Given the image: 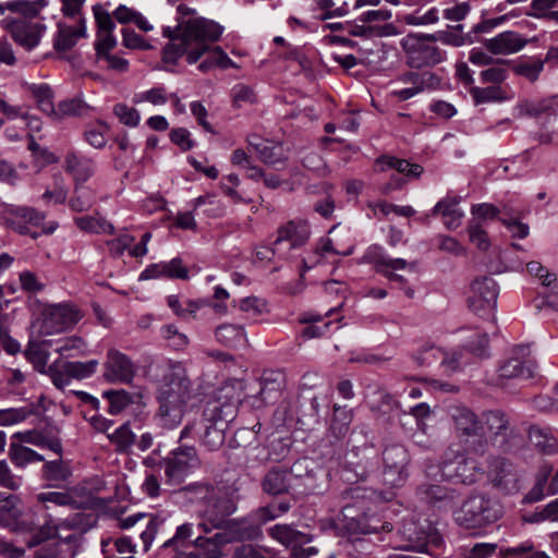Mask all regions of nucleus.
<instances>
[{"mask_svg": "<svg viewBox=\"0 0 558 558\" xmlns=\"http://www.w3.org/2000/svg\"><path fill=\"white\" fill-rule=\"evenodd\" d=\"M177 12L179 17L175 27L166 26L162 29L163 37L170 39L163 48L162 61L175 64L183 54H186L187 63L194 64L208 51L207 41L218 40L223 28L204 17L183 20L195 13L194 9L185 4H179Z\"/></svg>", "mask_w": 558, "mask_h": 558, "instance_id": "1", "label": "nucleus"}, {"mask_svg": "<svg viewBox=\"0 0 558 558\" xmlns=\"http://www.w3.org/2000/svg\"><path fill=\"white\" fill-rule=\"evenodd\" d=\"M240 402V393L233 386L218 389L215 396L207 401L202 418L185 425L181 430L180 438L195 434L206 450H218L225 444L229 424L238 415Z\"/></svg>", "mask_w": 558, "mask_h": 558, "instance_id": "2", "label": "nucleus"}, {"mask_svg": "<svg viewBox=\"0 0 558 558\" xmlns=\"http://www.w3.org/2000/svg\"><path fill=\"white\" fill-rule=\"evenodd\" d=\"M159 368L156 417L162 427L171 429L181 424L186 413L193 398V384L181 362L169 361Z\"/></svg>", "mask_w": 558, "mask_h": 558, "instance_id": "3", "label": "nucleus"}, {"mask_svg": "<svg viewBox=\"0 0 558 558\" xmlns=\"http://www.w3.org/2000/svg\"><path fill=\"white\" fill-rule=\"evenodd\" d=\"M361 489L359 487L344 489L338 500L341 506V529L345 531L351 541H359L361 534L378 533L380 529H385L379 520L367 515L364 512V499L361 498Z\"/></svg>", "mask_w": 558, "mask_h": 558, "instance_id": "4", "label": "nucleus"}, {"mask_svg": "<svg viewBox=\"0 0 558 558\" xmlns=\"http://www.w3.org/2000/svg\"><path fill=\"white\" fill-rule=\"evenodd\" d=\"M502 514L500 505L490 497L470 496L456 512V521L465 529H480L496 522Z\"/></svg>", "mask_w": 558, "mask_h": 558, "instance_id": "5", "label": "nucleus"}, {"mask_svg": "<svg viewBox=\"0 0 558 558\" xmlns=\"http://www.w3.org/2000/svg\"><path fill=\"white\" fill-rule=\"evenodd\" d=\"M83 317L81 310L72 303L47 305L33 324L37 337L63 332L76 325Z\"/></svg>", "mask_w": 558, "mask_h": 558, "instance_id": "6", "label": "nucleus"}, {"mask_svg": "<svg viewBox=\"0 0 558 558\" xmlns=\"http://www.w3.org/2000/svg\"><path fill=\"white\" fill-rule=\"evenodd\" d=\"M236 509V502L231 496L215 488L213 496L207 499L199 511L202 521L197 523L196 527L204 534H210L215 527L232 522L233 519L230 517Z\"/></svg>", "mask_w": 558, "mask_h": 558, "instance_id": "7", "label": "nucleus"}, {"mask_svg": "<svg viewBox=\"0 0 558 558\" xmlns=\"http://www.w3.org/2000/svg\"><path fill=\"white\" fill-rule=\"evenodd\" d=\"M378 466V450L372 444L354 446L345 457L342 478L348 483L365 481Z\"/></svg>", "mask_w": 558, "mask_h": 558, "instance_id": "8", "label": "nucleus"}, {"mask_svg": "<svg viewBox=\"0 0 558 558\" xmlns=\"http://www.w3.org/2000/svg\"><path fill=\"white\" fill-rule=\"evenodd\" d=\"M364 257L367 263L374 266L376 272L383 275L390 281L399 282L408 298L412 299L414 296V289L408 287L404 277L396 271L407 268L414 270L415 263H409L403 258H392L378 245L371 246Z\"/></svg>", "mask_w": 558, "mask_h": 558, "instance_id": "9", "label": "nucleus"}, {"mask_svg": "<svg viewBox=\"0 0 558 558\" xmlns=\"http://www.w3.org/2000/svg\"><path fill=\"white\" fill-rule=\"evenodd\" d=\"M400 532L408 542L407 548L414 551L429 553L432 548L439 547L442 541L436 527L427 520L423 523L405 520Z\"/></svg>", "mask_w": 558, "mask_h": 558, "instance_id": "10", "label": "nucleus"}, {"mask_svg": "<svg viewBox=\"0 0 558 558\" xmlns=\"http://www.w3.org/2000/svg\"><path fill=\"white\" fill-rule=\"evenodd\" d=\"M0 218L14 232L37 239L39 233H32L29 227L43 226L46 215L28 206L5 205L1 209Z\"/></svg>", "mask_w": 558, "mask_h": 558, "instance_id": "11", "label": "nucleus"}, {"mask_svg": "<svg viewBox=\"0 0 558 558\" xmlns=\"http://www.w3.org/2000/svg\"><path fill=\"white\" fill-rule=\"evenodd\" d=\"M216 533L209 535L220 550L228 544L255 541L262 536V530L254 525L248 518H235L229 524L215 527Z\"/></svg>", "mask_w": 558, "mask_h": 558, "instance_id": "12", "label": "nucleus"}, {"mask_svg": "<svg viewBox=\"0 0 558 558\" xmlns=\"http://www.w3.org/2000/svg\"><path fill=\"white\" fill-rule=\"evenodd\" d=\"M498 286L490 277L475 279L469 296L470 310L478 316L490 315L497 305Z\"/></svg>", "mask_w": 558, "mask_h": 558, "instance_id": "13", "label": "nucleus"}, {"mask_svg": "<svg viewBox=\"0 0 558 558\" xmlns=\"http://www.w3.org/2000/svg\"><path fill=\"white\" fill-rule=\"evenodd\" d=\"M449 415L454 424L458 437L465 438V441L471 437H477L478 442L474 450L483 452L485 441L482 439L484 436V425L482 420H480L471 409L463 405L450 407Z\"/></svg>", "mask_w": 558, "mask_h": 558, "instance_id": "14", "label": "nucleus"}, {"mask_svg": "<svg viewBox=\"0 0 558 558\" xmlns=\"http://www.w3.org/2000/svg\"><path fill=\"white\" fill-rule=\"evenodd\" d=\"M136 372L137 366L130 356L113 348L107 351L102 373L107 383L129 385Z\"/></svg>", "mask_w": 558, "mask_h": 558, "instance_id": "15", "label": "nucleus"}, {"mask_svg": "<svg viewBox=\"0 0 558 558\" xmlns=\"http://www.w3.org/2000/svg\"><path fill=\"white\" fill-rule=\"evenodd\" d=\"M383 462L385 484L391 487L400 486L408 476L409 454L407 449L401 445L386 447L383 451Z\"/></svg>", "mask_w": 558, "mask_h": 558, "instance_id": "16", "label": "nucleus"}, {"mask_svg": "<svg viewBox=\"0 0 558 558\" xmlns=\"http://www.w3.org/2000/svg\"><path fill=\"white\" fill-rule=\"evenodd\" d=\"M441 475L447 480L473 484L476 481V474L480 471L478 463L461 453H449L441 462Z\"/></svg>", "mask_w": 558, "mask_h": 558, "instance_id": "17", "label": "nucleus"}, {"mask_svg": "<svg viewBox=\"0 0 558 558\" xmlns=\"http://www.w3.org/2000/svg\"><path fill=\"white\" fill-rule=\"evenodd\" d=\"M171 454L160 460L159 471H163L169 484H179L191 468L192 461L196 459V450L194 447L184 446L174 449Z\"/></svg>", "mask_w": 558, "mask_h": 558, "instance_id": "18", "label": "nucleus"}, {"mask_svg": "<svg viewBox=\"0 0 558 558\" xmlns=\"http://www.w3.org/2000/svg\"><path fill=\"white\" fill-rule=\"evenodd\" d=\"M2 26L11 34L16 44L27 50H32L39 44L43 32L46 29L43 24L19 20L13 16L3 19Z\"/></svg>", "mask_w": 558, "mask_h": 558, "instance_id": "19", "label": "nucleus"}, {"mask_svg": "<svg viewBox=\"0 0 558 558\" xmlns=\"http://www.w3.org/2000/svg\"><path fill=\"white\" fill-rule=\"evenodd\" d=\"M20 500L15 495L0 494V525L14 533H29L35 530L32 520L22 518Z\"/></svg>", "mask_w": 558, "mask_h": 558, "instance_id": "20", "label": "nucleus"}, {"mask_svg": "<svg viewBox=\"0 0 558 558\" xmlns=\"http://www.w3.org/2000/svg\"><path fill=\"white\" fill-rule=\"evenodd\" d=\"M488 475L494 487L505 494H513L520 489L518 471L506 458H493L489 462Z\"/></svg>", "mask_w": 558, "mask_h": 558, "instance_id": "21", "label": "nucleus"}, {"mask_svg": "<svg viewBox=\"0 0 558 558\" xmlns=\"http://www.w3.org/2000/svg\"><path fill=\"white\" fill-rule=\"evenodd\" d=\"M484 432L489 434L492 440L498 447H508L509 439L513 436V428L508 414L501 410H489L482 414Z\"/></svg>", "mask_w": 558, "mask_h": 558, "instance_id": "22", "label": "nucleus"}, {"mask_svg": "<svg viewBox=\"0 0 558 558\" xmlns=\"http://www.w3.org/2000/svg\"><path fill=\"white\" fill-rule=\"evenodd\" d=\"M404 46L408 62L412 68L437 64L444 60V53L438 47L428 45L420 38L409 36Z\"/></svg>", "mask_w": 558, "mask_h": 558, "instance_id": "23", "label": "nucleus"}, {"mask_svg": "<svg viewBox=\"0 0 558 558\" xmlns=\"http://www.w3.org/2000/svg\"><path fill=\"white\" fill-rule=\"evenodd\" d=\"M513 356L505 360L499 368V377L505 379L533 377L535 371V363L530 359H525L529 354V348L524 345L517 347L513 350Z\"/></svg>", "mask_w": 558, "mask_h": 558, "instance_id": "24", "label": "nucleus"}, {"mask_svg": "<svg viewBox=\"0 0 558 558\" xmlns=\"http://www.w3.org/2000/svg\"><path fill=\"white\" fill-rule=\"evenodd\" d=\"M317 465L310 458L296 460L288 470L294 488L301 493L310 494L317 488Z\"/></svg>", "mask_w": 558, "mask_h": 558, "instance_id": "25", "label": "nucleus"}, {"mask_svg": "<svg viewBox=\"0 0 558 558\" xmlns=\"http://www.w3.org/2000/svg\"><path fill=\"white\" fill-rule=\"evenodd\" d=\"M147 519L145 524V529L141 531L140 538L143 542V548L147 551L156 537L159 529L163 525L165 519L157 514H146L143 512H138L135 514L128 515L126 518H122L119 520V526L121 529H131L136 525L138 522Z\"/></svg>", "mask_w": 558, "mask_h": 558, "instance_id": "26", "label": "nucleus"}, {"mask_svg": "<svg viewBox=\"0 0 558 558\" xmlns=\"http://www.w3.org/2000/svg\"><path fill=\"white\" fill-rule=\"evenodd\" d=\"M310 236V229L303 220H290L278 229V236L274 241V252L280 251L283 242L289 243V250L303 245Z\"/></svg>", "mask_w": 558, "mask_h": 558, "instance_id": "27", "label": "nucleus"}, {"mask_svg": "<svg viewBox=\"0 0 558 558\" xmlns=\"http://www.w3.org/2000/svg\"><path fill=\"white\" fill-rule=\"evenodd\" d=\"M526 44L525 38L511 31L502 32L493 38L485 39L483 43L492 54H512L523 49Z\"/></svg>", "mask_w": 558, "mask_h": 558, "instance_id": "28", "label": "nucleus"}, {"mask_svg": "<svg viewBox=\"0 0 558 558\" xmlns=\"http://www.w3.org/2000/svg\"><path fill=\"white\" fill-rule=\"evenodd\" d=\"M63 169L73 175L76 181H87L96 170L95 161L80 151L69 149L64 156Z\"/></svg>", "mask_w": 558, "mask_h": 558, "instance_id": "29", "label": "nucleus"}, {"mask_svg": "<svg viewBox=\"0 0 558 558\" xmlns=\"http://www.w3.org/2000/svg\"><path fill=\"white\" fill-rule=\"evenodd\" d=\"M294 488L290 474L287 469L280 466L270 468L262 480V489L264 493L278 496L283 495Z\"/></svg>", "mask_w": 558, "mask_h": 558, "instance_id": "30", "label": "nucleus"}, {"mask_svg": "<svg viewBox=\"0 0 558 558\" xmlns=\"http://www.w3.org/2000/svg\"><path fill=\"white\" fill-rule=\"evenodd\" d=\"M268 535L287 548H294L296 544H308L313 535L296 530L292 524H275L267 530Z\"/></svg>", "mask_w": 558, "mask_h": 558, "instance_id": "31", "label": "nucleus"}, {"mask_svg": "<svg viewBox=\"0 0 558 558\" xmlns=\"http://www.w3.org/2000/svg\"><path fill=\"white\" fill-rule=\"evenodd\" d=\"M457 197H445L440 199L432 210L433 216H441L444 225L449 230H454L461 226L464 213L459 207Z\"/></svg>", "mask_w": 558, "mask_h": 558, "instance_id": "32", "label": "nucleus"}, {"mask_svg": "<svg viewBox=\"0 0 558 558\" xmlns=\"http://www.w3.org/2000/svg\"><path fill=\"white\" fill-rule=\"evenodd\" d=\"M279 375L274 373L263 375L259 380V390L256 395L251 397V404L254 408H262L268 403L275 402L280 395L281 383Z\"/></svg>", "mask_w": 558, "mask_h": 558, "instance_id": "33", "label": "nucleus"}, {"mask_svg": "<svg viewBox=\"0 0 558 558\" xmlns=\"http://www.w3.org/2000/svg\"><path fill=\"white\" fill-rule=\"evenodd\" d=\"M332 409L333 413L328 427V437L339 441L348 435L354 413L352 409L339 404H333Z\"/></svg>", "mask_w": 558, "mask_h": 558, "instance_id": "34", "label": "nucleus"}, {"mask_svg": "<svg viewBox=\"0 0 558 558\" xmlns=\"http://www.w3.org/2000/svg\"><path fill=\"white\" fill-rule=\"evenodd\" d=\"M216 340L228 348L239 349L247 345L248 340L243 326L222 324L215 329Z\"/></svg>", "mask_w": 558, "mask_h": 558, "instance_id": "35", "label": "nucleus"}, {"mask_svg": "<svg viewBox=\"0 0 558 558\" xmlns=\"http://www.w3.org/2000/svg\"><path fill=\"white\" fill-rule=\"evenodd\" d=\"M398 81L404 85H410L421 94L425 90L436 89L440 85V78L430 71H409L401 74Z\"/></svg>", "mask_w": 558, "mask_h": 558, "instance_id": "36", "label": "nucleus"}, {"mask_svg": "<svg viewBox=\"0 0 558 558\" xmlns=\"http://www.w3.org/2000/svg\"><path fill=\"white\" fill-rule=\"evenodd\" d=\"M416 495L420 500L438 507L446 506L453 499V490L442 485L428 483L420 485Z\"/></svg>", "mask_w": 558, "mask_h": 558, "instance_id": "37", "label": "nucleus"}, {"mask_svg": "<svg viewBox=\"0 0 558 558\" xmlns=\"http://www.w3.org/2000/svg\"><path fill=\"white\" fill-rule=\"evenodd\" d=\"M529 440L532 446L545 454H551L558 451V440L551 435L549 428L531 426L529 429Z\"/></svg>", "mask_w": 558, "mask_h": 558, "instance_id": "38", "label": "nucleus"}, {"mask_svg": "<svg viewBox=\"0 0 558 558\" xmlns=\"http://www.w3.org/2000/svg\"><path fill=\"white\" fill-rule=\"evenodd\" d=\"M85 33L84 21L81 22V27L78 28L60 23L58 24V33L53 46L58 51H68L75 46L80 37H85Z\"/></svg>", "mask_w": 558, "mask_h": 558, "instance_id": "39", "label": "nucleus"}, {"mask_svg": "<svg viewBox=\"0 0 558 558\" xmlns=\"http://www.w3.org/2000/svg\"><path fill=\"white\" fill-rule=\"evenodd\" d=\"M376 163L380 167V171L395 169L398 173L405 174L410 178H418L423 173V167L417 163H411L405 159H399L391 156H381L377 158Z\"/></svg>", "mask_w": 558, "mask_h": 558, "instance_id": "40", "label": "nucleus"}, {"mask_svg": "<svg viewBox=\"0 0 558 558\" xmlns=\"http://www.w3.org/2000/svg\"><path fill=\"white\" fill-rule=\"evenodd\" d=\"M21 442L31 444L39 448H47L61 456L62 445L59 438H48L44 434L36 430L17 432L13 435Z\"/></svg>", "mask_w": 558, "mask_h": 558, "instance_id": "41", "label": "nucleus"}, {"mask_svg": "<svg viewBox=\"0 0 558 558\" xmlns=\"http://www.w3.org/2000/svg\"><path fill=\"white\" fill-rule=\"evenodd\" d=\"M8 456L10 461L17 469H24L28 464L40 462L45 459L40 453L19 442L10 444Z\"/></svg>", "mask_w": 558, "mask_h": 558, "instance_id": "42", "label": "nucleus"}, {"mask_svg": "<svg viewBox=\"0 0 558 558\" xmlns=\"http://www.w3.org/2000/svg\"><path fill=\"white\" fill-rule=\"evenodd\" d=\"M71 475L70 466L63 462L62 459L48 461L43 466V478L52 487H59L60 484L66 482Z\"/></svg>", "mask_w": 558, "mask_h": 558, "instance_id": "43", "label": "nucleus"}, {"mask_svg": "<svg viewBox=\"0 0 558 558\" xmlns=\"http://www.w3.org/2000/svg\"><path fill=\"white\" fill-rule=\"evenodd\" d=\"M49 341H36L29 340L25 350V356L31 362L34 368L44 374L48 368V361L50 353L45 349L44 344H48Z\"/></svg>", "mask_w": 558, "mask_h": 558, "instance_id": "44", "label": "nucleus"}, {"mask_svg": "<svg viewBox=\"0 0 558 558\" xmlns=\"http://www.w3.org/2000/svg\"><path fill=\"white\" fill-rule=\"evenodd\" d=\"M216 487L208 482H197L186 485L180 489L182 497L192 504H206L214 494Z\"/></svg>", "mask_w": 558, "mask_h": 558, "instance_id": "45", "label": "nucleus"}, {"mask_svg": "<svg viewBox=\"0 0 558 558\" xmlns=\"http://www.w3.org/2000/svg\"><path fill=\"white\" fill-rule=\"evenodd\" d=\"M75 225L78 229L90 233H105L112 234L114 227L112 223L100 217L82 216L74 219Z\"/></svg>", "mask_w": 558, "mask_h": 558, "instance_id": "46", "label": "nucleus"}, {"mask_svg": "<svg viewBox=\"0 0 558 558\" xmlns=\"http://www.w3.org/2000/svg\"><path fill=\"white\" fill-rule=\"evenodd\" d=\"M102 397L108 400V411L117 415L133 403V396L124 389H111L102 392Z\"/></svg>", "mask_w": 558, "mask_h": 558, "instance_id": "47", "label": "nucleus"}, {"mask_svg": "<svg viewBox=\"0 0 558 558\" xmlns=\"http://www.w3.org/2000/svg\"><path fill=\"white\" fill-rule=\"evenodd\" d=\"M31 92L37 101L38 108L53 119L57 108L53 105V93L47 84H34Z\"/></svg>", "mask_w": 558, "mask_h": 558, "instance_id": "48", "label": "nucleus"}, {"mask_svg": "<svg viewBox=\"0 0 558 558\" xmlns=\"http://www.w3.org/2000/svg\"><path fill=\"white\" fill-rule=\"evenodd\" d=\"M88 106L80 98H70L58 104L53 120H62L66 117L83 116L87 112Z\"/></svg>", "mask_w": 558, "mask_h": 558, "instance_id": "49", "label": "nucleus"}, {"mask_svg": "<svg viewBox=\"0 0 558 558\" xmlns=\"http://www.w3.org/2000/svg\"><path fill=\"white\" fill-rule=\"evenodd\" d=\"M95 193L88 186H78L74 191V195L69 201V206L76 213L87 211L95 204Z\"/></svg>", "mask_w": 558, "mask_h": 558, "instance_id": "50", "label": "nucleus"}, {"mask_svg": "<svg viewBox=\"0 0 558 558\" xmlns=\"http://www.w3.org/2000/svg\"><path fill=\"white\" fill-rule=\"evenodd\" d=\"M470 94L475 105L495 101L501 102L508 99L502 89L497 85L488 87H472L470 89Z\"/></svg>", "mask_w": 558, "mask_h": 558, "instance_id": "51", "label": "nucleus"}, {"mask_svg": "<svg viewBox=\"0 0 558 558\" xmlns=\"http://www.w3.org/2000/svg\"><path fill=\"white\" fill-rule=\"evenodd\" d=\"M107 132L108 125L105 122L97 121L96 123L86 126L83 132V137L92 147L102 149L107 144Z\"/></svg>", "mask_w": 558, "mask_h": 558, "instance_id": "52", "label": "nucleus"}, {"mask_svg": "<svg viewBox=\"0 0 558 558\" xmlns=\"http://www.w3.org/2000/svg\"><path fill=\"white\" fill-rule=\"evenodd\" d=\"M109 439L118 452H128L135 442V434L131 430L130 425L124 423L109 435Z\"/></svg>", "mask_w": 558, "mask_h": 558, "instance_id": "53", "label": "nucleus"}, {"mask_svg": "<svg viewBox=\"0 0 558 558\" xmlns=\"http://www.w3.org/2000/svg\"><path fill=\"white\" fill-rule=\"evenodd\" d=\"M65 372L71 379H85L96 373L98 361L90 360L87 362H63Z\"/></svg>", "mask_w": 558, "mask_h": 558, "instance_id": "54", "label": "nucleus"}, {"mask_svg": "<svg viewBox=\"0 0 558 558\" xmlns=\"http://www.w3.org/2000/svg\"><path fill=\"white\" fill-rule=\"evenodd\" d=\"M34 413L32 408L0 409V426H11L24 422Z\"/></svg>", "mask_w": 558, "mask_h": 558, "instance_id": "55", "label": "nucleus"}, {"mask_svg": "<svg viewBox=\"0 0 558 558\" xmlns=\"http://www.w3.org/2000/svg\"><path fill=\"white\" fill-rule=\"evenodd\" d=\"M191 545L198 550L204 558H222L225 550H220L214 541L207 534L198 535Z\"/></svg>", "mask_w": 558, "mask_h": 558, "instance_id": "56", "label": "nucleus"}, {"mask_svg": "<svg viewBox=\"0 0 558 558\" xmlns=\"http://www.w3.org/2000/svg\"><path fill=\"white\" fill-rule=\"evenodd\" d=\"M193 534L194 524L185 522L177 527L174 535L162 544V548L173 547L175 551H180Z\"/></svg>", "mask_w": 558, "mask_h": 558, "instance_id": "57", "label": "nucleus"}, {"mask_svg": "<svg viewBox=\"0 0 558 558\" xmlns=\"http://www.w3.org/2000/svg\"><path fill=\"white\" fill-rule=\"evenodd\" d=\"M469 240L481 251H487L490 246L488 234L484 225H478L477 220H470L468 225Z\"/></svg>", "mask_w": 558, "mask_h": 558, "instance_id": "58", "label": "nucleus"}, {"mask_svg": "<svg viewBox=\"0 0 558 558\" xmlns=\"http://www.w3.org/2000/svg\"><path fill=\"white\" fill-rule=\"evenodd\" d=\"M44 375L49 376L52 384L58 389H64L71 383L70 375L66 374L65 367L61 360H57L49 365V368L44 373Z\"/></svg>", "mask_w": 558, "mask_h": 558, "instance_id": "59", "label": "nucleus"}, {"mask_svg": "<svg viewBox=\"0 0 558 558\" xmlns=\"http://www.w3.org/2000/svg\"><path fill=\"white\" fill-rule=\"evenodd\" d=\"M472 218L470 220H477L478 225H484L486 220H494L500 215L499 207L489 204H474L471 207Z\"/></svg>", "mask_w": 558, "mask_h": 558, "instance_id": "60", "label": "nucleus"}, {"mask_svg": "<svg viewBox=\"0 0 558 558\" xmlns=\"http://www.w3.org/2000/svg\"><path fill=\"white\" fill-rule=\"evenodd\" d=\"M544 69V61L541 59H534L526 62H521L513 66V71L515 74L524 76L531 82H534L538 78L541 72Z\"/></svg>", "mask_w": 558, "mask_h": 558, "instance_id": "61", "label": "nucleus"}, {"mask_svg": "<svg viewBox=\"0 0 558 558\" xmlns=\"http://www.w3.org/2000/svg\"><path fill=\"white\" fill-rule=\"evenodd\" d=\"M239 308L250 317H257L268 312L267 302L257 296H247L240 301Z\"/></svg>", "mask_w": 558, "mask_h": 558, "instance_id": "62", "label": "nucleus"}, {"mask_svg": "<svg viewBox=\"0 0 558 558\" xmlns=\"http://www.w3.org/2000/svg\"><path fill=\"white\" fill-rule=\"evenodd\" d=\"M258 157L266 165H277L286 160L282 147L270 141H267V145L260 147Z\"/></svg>", "mask_w": 558, "mask_h": 558, "instance_id": "63", "label": "nucleus"}, {"mask_svg": "<svg viewBox=\"0 0 558 558\" xmlns=\"http://www.w3.org/2000/svg\"><path fill=\"white\" fill-rule=\"evenodd\" d=\"M161 336L169 342V345L175 350H181L186 347L189 339L184 333H181L174 325H165L160 329Z\"/></svg>", "mask_w": 558, "mask_h": 558, "instance_id": "64", "label": "nucleus"}]
</instances>
